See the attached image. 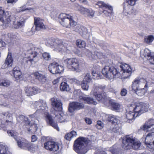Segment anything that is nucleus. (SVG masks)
I'll use <instances>...</instances> for the list:
<instances>
[{
	"label": "nucleus",
	"instance_id": "39",
	"mask_svg": "<svg viewBox=\"0 0 154 154\" xmlns=\"http://www.w3.org/2000/svg\"><path fill=\"white\" fill-rule=\"evenodd\" d=\"M133 110L134 113L136 115V117H137L141 114L142 113H141V104L139 105L136 106L134 108Z\"/></svg>",
	"mask_w": 154,
	"mask_h": 154
},
{
	"label": "nucleus",
	"instance_id": "38",
	"mask_svg": "<svg viewBox=\"0 0 154 154\" xmlns=\"http://www.w3.org/2000/svg\"><path fill=\"white\" fill-rule=\"evenodd\" d=\"M60 90L63 91H68L70 90L69 85L65 82H62L60 86Z\"/></svg>",
	"mask_w": 154,
	"mask_h": 154
},
{
	"label": "nucleus",
	"instance_id": "28",
	"mask_svg": "<svg viewBox=\"0 0 154 154\" xmlns=\"http://www.w3.org/2000/svg\"><path fill=\"white\" fill-rule=\"evenodd\" d=\"M91 94L94 96L98 101L102 100L103 99H105L106 97V94L105 93L99 94L98 91L97 92V93L94 95L93 90L91 92Z\"/></svg>",
	"mask_w": 154,
	"mask_h": 154
},
{
	"label": "nucleus",
	"instance_id": "25",
	"mask_svg": "<svg viewBox=\"0 0 154 154\" xmlns=\"http://www.w3.org/2000/svg\"><path fill=\"white\" fill-rule=\"evenodd\" d=\"M154 125V120L151 119L146 122L143 126L141 127V128L143 130H147Z\"/></svg>",
	"mask_w": 154,
	"mask_h": 154
},
{
	"label": "nucleus",
	"instance_id": "32",
	"mask_svg": "<svg viewBox=\"0 0 154 154\" xmlns=\"http://www.w3.org/2000/svg\"><path fill=\"white\" fill-rule=\"evenodd\" d=\"M56 65H57V63L54 62L49 65L48 68L50 72L53 74H56Z\"/></svg>",
	"mask_w": 154,
	"mask_h": 154
},
{
	"label": "nucleus",
	"instance_id": "63",
	"mask_svg": "<svg viewBox=\"0 0 154 154\" xmlns=\"http://www.w3.org/2000/svg\"><path fill=\"white\" fill-rule=\"evenodd\" d=\"M79 2L83 4L86 5H88V2L87 0H79Z\"/></svg>",
	"mask_w": 154,
	"mask_h": 154
},
{
	"label": "nucleus",
	"instance_id": "27",
	"mask_svg": "<svg viewBox=\"0 0 154 154\" xmlns=\"http://www.w3.org/2000/svg\"><path fill=\"white\" fill-rule=\"evenodd\" d=\"M25 22V20L23 19H21L15 22L14 23L12 27L16 29L20 28L24 26Z\"/></svg>",
	"mask_w": 154,
	"mask_h": 154
},
{
	"label": "nucleus",
	"instance_id": "1",
	"mask_svg": "<svg viewBox=\"0 0 154 154\" xmlns=\"http://www.w3.org/2000/svg\"><path fill=\"white\" fill-rule=\"evenodd\" d=\"M103 74L106 78L111 79L123 76L125 79L129 77L132 73V69L126 64H122L118 68L112 66H106L102 69Z\"/></svg>",
	"mask_w": 154,
	"mask_h": 154
},
{
	"label": "nucleus",
	"instance_id": "8",
	"mask_svg": "<svg viewBox=\"0 0 154 154\" xmlns=\"http://www.w3.org/2000/svg\"><path fill=\"white\" fill-rule=\"evenodd\" d=\"M11 20V13L5 11L4 8L0 7V26H8Z\"/></svg>",
	"mask_w": 154,
	"mask_h": 154
},
{
	"label": "nucleus",
	"instance_id": "17",
	"mask_svg": "<svg viewBox=\"0 0 154 154\" xmlns=\"http://www.w3.org/2000/svg\"><path fill=\"white\" fill-rule=\"evenodd\" d=\"M34 23L36 30L39 31L45 28L43 20L38 17H35L34 18Z\"/></svg>",
	"mask_w": 154,
	"mask_h": 154
},
{
	"label": "nucleus",
	"instance_id": "3",
	"mask_svg": "<svg viewBox=\"0 0 154 154\" xmlns=\"http://www.w3.org/2000/svg\"><path fill=\"white\" fill-rule=\"evenodd\" d=\"M7 132L9 136L13 137L16 140L17 145L20 148L29 151L35 149L33 147V145L25 139L20 137L17 139V133L14 130H9L7 131Z\"/></svg>",
	"mask_w": 154,
	"mask_h": 154
},
{
	"label": "nucleus",
	"instance_id": "36",
	"mask_svg": "<svg viewBox=\"0 0 154 154\" xmlns=\"http://www.w3.org/2000/svg\"><path fill=\"white\" fill-rule=\"evenodd\" d=\"M77 135L76 131H73L70 133L67 134L65 135V138L67 140H70L71 139L74 137H75Z\"/></svg>",
	"mask_w": 154,
	"mask_h": 154
},
{
	"label": "nucleus",
	"instance_id": "40",
	"mask_svg": "<svg viewBox=\"0 0 154 154\" xmlns=\"http://www.w3.org/2000/svg\"><path fill=\"white\" fill-rule=\"evenodd\" d=\"M133 91L138 95L140 96L144 95L145 93V90L143 87L138 88L136 90H134Z\"/></svg>",
	"mask_w": 154,
	"mask_h": 154
},
{
	"label": "nucleus",
	"instance_id": "24",
	"mask_svg": "<svg viewBox=\"0 0 154 154\" xmlns=\"http://www.w3.org/2000/svg\"><path fill=\"white\" fill-rule=\"evenodd\" d=\"M108 117V120L110 122H111L113 125H114L115 128H117L118 127V124L119 122L118 119L116 116L112 115H109L107 116Z\"/></svg>",
	"mask_w": 154,
	"mask_h": 154
},
{
	"label": "nucleus",
	"instance_id": "43",
	"mask_svg": "<svg viewBox=\"0 0 154 154\" xmlns=\"http://www.w3.org/2000/svg\"><path fill=\"white\" fill-rule=\"evenodd\" d=\"M154 39V37L152 35L145 36L144 38V42L147 44L151 43Z\"/></svg>",
	"mask_w": 154,
	"mask_h": 154
},
{
	"label": "nucleus",
	"instance_id": "50",
	"mask_svg": "<svg viewBox=\"0 0 154 154\" xmlns=\"http://www.w3.org/2000/svg\"><path fill=\"white\" fill-rule=\"evenodd\" d=\"M147 147H148L149 148L154 149V140H153V141L152 142H150L149 143L146 144Z\"/></svg>",
	"mask_w": 154,
	"mask_h": 154
},
{
	"label": "nucleus",
	"instance_id": "5",
	"mask_svg": "<svg viewBox=\"0 0 154 154\" xmlns=\"http://www.w3.org/2000/svg\"><path fill=\"white\" fill-rule=\"evenodd\" d=\"M59 18L61 20L60 24L63 27H75L77 25V23L73 20L72 14L61 13L59 15Z\"/></svg>",
	"mask_w": 154,
	"mask_h": 154
},
{
	"label": "nucleus",
	"instance_id": "23",
	"mask_svg": "<svg viewBox=\"0 0 154 154\" xmlns=\"http://www.w3.org/2000/svg\"><path fill=\"white\" fill-rule=\"evenodd\" d=\"M12 72L14 78L17 80H19L22 77L21 73L18 67H15L14 68Z\"/></svg>",
	"mask_w": 154,
	"mask_h": 154
},
{
	"label": "nucleus",
	"instance_id": "4",
	"mask_svg": "<svg viewBox=\"0 0 154 154\" xmlns=\"http://www.w3.org/2000/svg\"><path fill=\"white\" fill-rule=\"evenodd\" d=\"M140 142L134 137L127 136L122 140V146L125 149L133 148L135 150L139 149L141 146Z\"/></svg>",
	"mask_w": 154,
	"mask_h": 154
},
{
	"label": "nucleus",
	"instance_id": "26",
	"mask_svg": "<svg viewBox=\"0 0 154 154\" xmlns=\"http://www.w3.org/2000/svg\"><path fill=\"white\" fill-rule=\"evenodd\" d=\"M135 115H136L134 112L131 111H130L128 112L127 113L126 116L128 119L127 122L129 123L132 122L134 120V118L136 117Z\"/></svg>",
	"mask_w": 154,
	"mask_h": 154
},
{
	"label": "nucleus",
	"instance_id": "54",
	"mask_svg": "<svg viewBox=\"0 0 154 154\" xmlns=\"http://www.w3.org/2000/svg\"><path fill=\"white\" fill-rule=\"evenodd\" d=\"M137 0H126V1L128 4L131 6L134 5Z\"/></svg>",
	"mask_w": 154,
	"mask_h": 154
},
{
	"label": "nucleus",
	"instance_id": "61",
	"mask_svg": "<svg viewBox=\"0 0 154 154\" xmlns=\"http://www.w3.org/2000/svg\"><path fill=\"white\" fill-rule=\"evenodd\" d=\"M24 118V116L23 115H20L18 118H17V120L19 122H23V119Z\"/></svg>",
	"mask_w": 154,
	"mask_h": 154
},
{
	"label": "nucleus",
	"instance_id": "21",
	"mask_svg": "<svg viewBox=\"0 0 154 154\" xmlns=\"http://www.w3.org/2000/svg\"><path fill=\"white\" fill-rule=\"evenodd\" d=\"M26 94L27 96H31L35 94L38 92V89L36 87L27 86L25 88Z\"/></svg>",
	"mask_w": 154,
	"mask_h": 154
},
{
	"label": "nucleus",
	"instance_id": "45",
	"mask_svg": "<svg viewBox=\"0 0 154 154\" xmlns=\"http://www.w3.org/2000/svg\"><path fill=\"white\" fill-rule=\"evenodd\" d=\"M81 87L85 91H88L89 89L88 83L85 80H83L81 82Z\"/></svg>",
	"mask_w": 154,
	"mask_h": 154
},
{
	"label": "nucleus",
	"instance_id": "10",
	"mask_svg": "<svg viewBox=\"0 0 154 154\" xmlns=\"http://www.w3.org/2000/svg\"><path fill=\"white\" fill-rule=\"evenodd\" d=\"M147 81L143 79L139 78H136L132 84V88L133 90H136L138 88L144 87L145 88L148 87Z\"/></svg>",
	"mask_w": 154,
	"mask_h": 154
},
{
	"label": "nucleus",
	"instance_id": "35",
	"mask_svg": "<svg viewBox=\"0 0 154 154\" xmlns=\"http://www.w3.org/2000/svg\"><path fill=\"white\" fill-rule=\"evenodd\" d=\"M109 103L112 110H118L119 109L120 106L118 103L113 101H110Z\"/></svg>",
	"mask_w": 154,
	"mask_h": 154
},
{
	"label": "nucleus",
	"instance_id": "58",
	"mask_svg": "<svg viewBox=\"0 0 154 154\" xmlns=\"http://www.w3.org/2000/svg\"><path fill=\"white\" fill-rule=\"evenodd\" d=\"M39 112H38V111H36V112L33 114L30 115L29 116L31 118H34L35 119H37L39 115L37 114Z\"/></svg>",
	"mask_w": 154,
	"mask_h": 154
},
{
	"label": "nucleus",
	"instance_id": "16",
	"mask_svg": "<svg viewBox=\"0 0 154 154\" xmlns=\"http://www.w3.org/2000/svg\"><path fill=\"white\" fill-rule=\"evenodd\" d=\"M84 107V105L83 103L72 102L69 104L68 111L70 112H73L75 110H80Z\"/></svg>",
	"mask_w": 154,
	"mask_h": 154
},
{
	"label": "nucleus",
	"instance_id": "37",
	"mask_svg": "<svg viewBox=\"0 0 154 154\" xmlns=\"http://www.w3.org/2000/svg\"><path fill=\"white\" fill-rule=\"evenodd\" d=\"M8 35L11 41H15L19 38L18 34L16 33H9Z\"/></svg>",
	"mask_w": 154,
	"mask_h": 154
},
{
	"label": "nucleus",
	"instance_id": "57",
	"mask_svg": "<svg viewBox=\"0 0 154 154\" xmlns=\"http://www.w3.org/2000/svg\"><path fill=\"white\" fill-rule=\"evenodd\" d=\"M127 93V91L125 88L122 89L121 91L120 94L122 96H125Z\"/></svg>",
	"mask_w": 154,
	"mask_h": 154
},
{
	"label": "nucleus",
	"instance_id": "19",
	"mask_svg": "<svg viewBox=\"0 0 154 154\" xmlns=\"http://www.w3.org/2000/svg\"><path fill=\"white\" fill-rule=\"evenodd\" d=\"M35 79L41 83H44L46 81V78L44 74L40 72H35L33 74Z\"/></svg>",
	"mask_w": 154,
	"mask_h": 154
},
{
	"label": "nucleus",
	"instance_id": "30",
	"mask_svg": "<svg viewBox=\"0 0 154 154\" xmlns=\"http://www.w3.org/2000/svg\"><path fill=\"white\" fill-rule=\"evenodd\" d=\"M140 54L142 57L143 56L144 57L148 60H149V59L152 55L150 51L147 48H145L143 51L141 50L140 51Z\"/></svg>",
	"mask_w": 154,
	"mask_h": 154
},
{
	"label": "nucleus",
	"instance_id": "15",
	"mask_svg": "<svg viewBox=\"0 0 154 154\" xmlns=\"http://www.w3.org/2000/svg\"><path fill=\"white\" fill-rule=\"evenodd\" d=\"M51 105L54 110L56 111H60L62 109V103L61 101L56 97L51 99Z\"/></svg>",
	"mask_w": 154,
	"mask_h": 154
},
{
	"label": "nucleus",
	"instance_id": "62",
	"mask_svg": "<svg viewBox=\"0 0 154 154\" xmlns=\"http://www.w3.org/2000/svg\"><path fill=\"white\" fill-rule=\"evenodd\" d=\"M25 122V123L27 125H29L30 123V121L28 119V118L24 116V118L23 119V122Z\"/></svg>",
	"mask_w": 154,
	"mask_h": 154
},
{
	"label": "nucleus",
	"instance_id": "47",
	"mask_svg": "<svg viewBox=\"0 0 154 154\" xmlns=\"http://www.w3.org/2000/svg\"><path fill=\"white\" fill-rule=\"evenodd\" d=\"M7 151V149L5 146L0 144V154H6Z\"/></svg>",
	"mask_w": 154,
	"mask_h": 154
},
{
	"label": "nucleus",
	"instance_id": "20",
	"mask_svg": "<svg viewBox=\"0 0 154 154\" xmlns=\"http://www.w3.org/2000/svg\"><path fill=\"white\" fill-rule=\"evenodd\" d=\"M13 61L11 54L8 53L4 63L2 66V68H6L8 67L11 66Z\"/></svg>",
	"mask_w": 154,
	"mask_h": 154
},
{
	"label": "nucleus",
	"instance_id": "34",
	"mask_svg": "<svg viewBox=\"0 0 154 154\" xmlns=\"http://www.w3.org/2000/svg\"><path fill=\"white\" fill-rule=\"evenodd\" d=\"M95 53L96 55L95 56L94 54H93L91 51L88 50L87 51L86 54L88 57H91L92 59H96L97 57L100 58V56L101 55V54L97 52Z\"/></svg>",
	"mask_w": 154,
	"mask_h": 154
},
{
	"label": "nucleus",
	"instance_id": "18",
	"mask_svg": "<svg viewBox=\"0 0 154 154\" xmlns=\"http://www.w3.org/2000/svg\"><path fill=\"white\" fill-rule=\"evenodd\" d=\"M74 29V31L79 33L84 38H86L88 34L87 29L83 26L77 25L75 26Z\"/></svg>",
	"mask_w": 154,
	"mask_h": 154
},
{
	"label": "nucleus",
	"instance_id": "56",
	"mask_svg": "<svg viewBox=\"0 0 154 154\" xmlns=\"http://www.w3.org/2000/svg\"><path fill=\"white\" fill-rule=\"evenodd\" d=\"M110 151L112 154H122L121 152L119 151L117 149H111Z\"/></svg>",
	"mask_w": 154,
	"mask_h": 154
},
{
	"label": "nucleus",
	"instance_id": "52",
	"mask_svg": "<svg viewBox=\"0 0 154 154\" xmlns=\"http://www.w3.org/2000/svg\"><path fill=\"white\" fill-rule=\"evenodd\" d=\"M92 74L93 76V78L94 79H98L100 78V75L97 73H96L95 71H92Z\"/></svg>",
	"mask_w": 154,
	"mask_h": 154
},
{
	"label": "nucleus",
	"instance_id": "55",
	"mask_svg": "<svg viewBox=\"0 0 154 154\" xmlns=\"http://www.w3.org/2000/svg\"><path fill=\"white\" fill-rule=\"evenodd\" d=\"M137 0H126V1L128 4L131 6L134 5Z\"/></svg>",
	"mask_w": 154,
	"mask_h": 154
},
{
	"label": "nucleus",
	"instance_id": "14",
	"mask_svg": "<svg viewBox=\"0 0 154 154\" xmlns=\"http://www.w3.org/2000/svg\"><path fill=\"white\" fill-rule=\"evenodd\" d=\"M44 145L46 149L51 151H56L59 149L58 143L54 141H48L45 143Z\"/></svg>",
	"mask_w": 154,
	"mask_h": 154
},
{
	"label": "nucleus",
	"instance_id": "11",
	"mask_svg": "<svg viewBox=\"0 0 154 154\" xmlns=\"http://www.w3.org/2000/svg\"><path fill=\"white\" fill-rule=\"evenodd\" d=\"M97 5L100 8H102V12L106 16L110 17L113 14V8L111 6L102 2H98Z\"/></svg>",
	"mask_w": 154,
	"mask_h": 154
},
{
	"label": "nucleus",
	"instance_id": "49",
	"mask_svg": "<svg viewBox=\"0 0 154 154\" xmlns=\"http://www.w3.org/2000/svg\"><path fill=\"white\" fill-rule=\"evenodd\" d=\"M91 80V79L89 73H87L85 76V78L83 80H85L88 82V83L90 82Z\"/></svg>",
	"mask_w": 154,
	"mask_h": 154
},
{
	"label": "nucleus",
	"instance_id": "7",
	"mask_svg": "<svg viewBox=\"0 0 154 154\" xmlns=\"http://www.w3.org/2000/svg\"><path fill=\"white\" fill-rule=\"evenodd\" d=\"M48 42L51 47L54 48L57 51H63L69 53L70 51L71 47H67L66 45H64L61 40H50Z\"/></svg>",
	"mask_w": 154,
	"mask_h": 154
},
{
	"label": "nucleus",
	"instance_id": "12",
	"mask_svg": "<svg viewBox=\"0 0 154 154\" xmlns=\"http://www.w3.org/2000/svg\"><path fill=\"white\" fill-rule=\"evenodd\" d=\"M75 6L77 7V10L80 12V13L85 17L90 18H92L94 17V12L92 9L85 8L79 4H76Z\"/></svg>",
	"mask_w": 154,
	"mask_h": 154
},
{
	"label": "nucleus",
	"instance_id": "33",
	"mask_svg": "<svg viewBox=\"0 0 154 154\" xmlns=\"http://www.w3.org/2000/svg\"><path fill=\"white\" fill-rule=\"evenodd\" d=\"M154 139V132L150 133L148 134L145 138V144L149 143L152 142Z\"/></svg>",
	"mask_w": 154,
	"mask_h": 154
},
{
	"label": "nucleus",
	"instance_id": "51",
	"mask_svg": "<svg viewBox=\"0 0 154 154\" xmlns=\"http://www.w3.org/2000/svg\"><path fill=\"white\" fill-rule=\"evenodd\" d=\"M10 84V82L8 80H5L4 82L0 83V85L6 87L9 86Z\"/></svg>",
	"mask_w": 154,
	"mask_h": 154
},
{
	"label": "nucleus",
	"instance_id": "42",
	"mask_svg": "<svg viewBox=\"0 0 154 154\" xmlns=\"http://www.w3.org/2000/svg\"><path fill=\"white\" fill-rule=\"evenodd\" d=\"M86 44L85 42L81 40L78 39L76 41V45L79 48H84L86 46Z\"/></svg>",
	"mask_w": 154,
	"mask_h": 154
},
{
	"label": "nucleus",
	"instance_id": "48",
	"mask_svg": "<svg viewBox=\"0 0 154 154\" xmlns=\"http://www.w3.org/2000/svg\"><path fill=\"white\" fill-rule=\"evenodd\" d=\"M56 69L57 70H56V73H60L62 72L64 69L63 67L61 65H59L57 63V65H56Z\"/></svg>",
	"mask_w": 154,
	"mask_h": 154
},
{
	"label": "nucleus",
	"instance_id": "2",
	"mask_svg": "<svg viewBox=\"0 0 154 154\" xmlns=\"http://www.w3.org/2000/svg\"><path fill=\"white\" fill-rule=\"evenodd\" d=\"M33 106L35 109H37L36 111H38V112H43L45 114L46 120L48 124H49L57 131H59V128L57 126V123L54 121L51 115L48 113V109L45 101L39 100L35 102L33 104Z\"/></svg>",
	"mask_w": 154,
	"mask_h": 154
},
{
	"label": "nucleus",
	"instance_id": "53",
	"mask_svg": "<svg viewBox=\"0 0 154 154\" xmlns=\"http://www.w3.org/2000/svg\"><path fill=\"white\" fill-rule=\"evenodd\" d=\"M103 123L102 122L100 121H97V123L96 125V127L98 129H100L103 127Z\"/></svg>",
	"mask_w": 154,
	"mask_h": 154
},
{
	"label": "nucleus",
	"instance_id": "9",
	"mask_svg": "<svg viewBox=\"0 0 154 154\" xmlns=\"http://www.w3.org/2000/svg\"><path fill=\"white\" fill-rule=\"evenodd\" d=\"M64 63L73 71L79 72L81 65L80 60L76 58H68L64 60Z\"/></svg>",
	"mask_w": 154,
	"mask_h": 154
},
{
	"label": "nucleus",
	"instance_id": "31",
	"mask_svg": "<svg viewBox=\"0 0 154 154\" xmlns=\"http://www.w3.org/2000/svg\"><path fill=\"white\" fill-rule=\"evenodd\" d=\"M106 86L105 85H97V84H94L93 90V92H94V94L95 95L97 93V91L99 92V89H101L103 90L105 89Z\"/></svg>",
	"mask_w": 154,
	"mask_h": 154
},
{
	"label": "nucleus",
	"instance_id": "59",
	"mask_svg": "<svg viewBox=\"0 0 154 154\" xmlns=\"http://www.w3.org/2000/svg\"><path fill=\"white\" fill-rule=\"evenodd\" d=\"M63 114H62V115H61V114L60 113L59 115L57 116V117L60 119L59 121L60 122H64V119L63 117Z\"/></svg>",
	"mask_w": 154,
	"mask_h": 154
},
{
	"label": "nucleus",
	"instance_id": "13",
	"mask_svg": "<svg viewBox=\"0 0 154 154\" xmlns=\"http://www.w3.org/2000/svg\"><path fill=\"white\" fill-rule=\"evenodd\" d=\"M35 51H31L30 50H29V53L30 55L28 56V60H26V62L29 61L31 63H32V62H37L38 60V57H37L38 55V52H39L40 49L37 48H35Z\"/></svg>",
	"mask_w": 154,
	"mask_h": 154
},
{
	"label": "nucleus",
	"instance_id": "41",
	"mask_svg": "<svg viewBox=\"0 0 154 154\" xmlns=\"http://www.w3.org/2000/svg\"><path fill=\"white\" fill-rule=\"evenodd\" d=\"M26 10H29L31 12H32L34 11L33 8H26L25 5L17 9V11L18 12H20Z\"/></svg>",
	"mask_w": 154,
	"mask_h": 154
},
{
	"label": "nucleus",
	"instance_id": "22",
	"mask_svg": "<svg viewBox=\"0 0 154 154\" xmlns=\"http://www.w3.org/2000/svg\"><path fill=\"white\" fill-rule=\"evenodd\" d=\"M80 99H82L85 103L89 104H92L96 105L97 104V102L94 99L91 97H80Z\"/></svg>",
	"mask_w": 154,
	"mask_h": 154
},
{
	"label": "nucleus",
	"instance_id": "60",
	"mask_svg": "<svg viewBox=\"0 0 154 154\" xmlns=\"http://www.w3.org/2000/svg\"><path fill=\"white\" fill-rule=\"evenodd\" d=\"M71 82L74 84H77V85L79 84L81 82L77 79H72L71 80Z\"/></svg>",
	"mask_w": 154,
	"mask_h": 154
},
{
	"label": "nucleus",
	"instance_id": "46",
	"mask_svg": "<svg viewBox=\"0 0 154 154\" xmlns=\"http://www.w3.org/2000/svg\"><path fill=\"white\" fill-rule=\"evenodd\" d=\"M43 58L46 60H49L51 59V56L50 53L45 52L42 55Z\"/></svg>",
	"mask_w": 154,
	"mask_h": 154
},
{
	"label": "nucleus",
	"instance_id": "44",
	"mask_svg": "<svg viewBox=\"0 0 154 154\" xmlns=\"http://www.w3.org/2000/svg\"><path fill=\"white\" fill-rule=\"evenodd\" d=\"M141 113H142L146 112L148 111L149 107V104L148 103H141Z\"/></svg>",
	"mask_w": 154,
	"mask_h": 154
},
{
	"label": "nucleus",
	"instance_id": "64",
	"mask_svg": "<svg viewBox=\"0 0 154 154\" xmlns=\"http://www.w3.org/2000/svg\"><path fill=\"white\" fill-rule=\"evenodd\" d=\"M85 121L86 122L88 125L91 124L92 123L91 120L89 118H85Z\"/></svg>",
	"mask_w": 154,
	"mask_h": 154
},
{
	"label": "nucleus",
	"instance_id": "29",
	"mask_svg": "<svg viewBox=\"0 0 154 154\" xmlns=\"http://www.w3.org/2000/svg\"><path fill=\"white\" fill-rule=\"evenodd\" d=\"M129 5L125 4L124 5L123 9V13L124 14L127 16L128 14H133V12L134 11L131 8Z\"/></svg>",
	"mask_w": 154,
	"mask_h": 154
},
{
	"label": "nucleus",
	"instance_id": "6",
	"mask_svg": "<svg viewBox=\"0 0 154 154\" xmlns=\"http://www.w3.org/2000/svg\"><path fill=\"white\" fill-rule=\"evenodd\" d=\"M85 138L81 137L78 138L74 142V150L78 154H85L87 152L85 146Z\"/></svg>",
	"mask_w": 154,
	"mask_h": 154
}]
</instances>
